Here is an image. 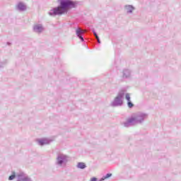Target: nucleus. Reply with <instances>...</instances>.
I'll return each mask as SVG.
<instances>
[{"mask_svg":"<svg viewBox=\"0 0 181 181\" xmlns=\"http://www.w3.org/2000/svg\"><path fill=\"white\" fill-rule=\"evenodd\" d=\"M60 6L54 9V15H63L66 13L70 8L74 6V3L70 0H59Z\"/></svg>","mask_w":181,"mask_h":181,"instance_id":"1","label":"nucleus"},{"mask_svg":"<svg viewBox=\"0 0 181 181\" xmlns=\"http://www.w3.org/2000/svg\"><path fill=\"white\" fill-rule=\"evenodd\" d=\"M34 30H35V32H37L38 33H40V32H42V30H43V28L40 25H35L34 26Z\"/></svg>","mask_w":181,"mask_h":181,"instance_id":"2","label":"nucleus"},{"mask_svg":"<svg viewBox=\"0 0 181 181\" xmlns=\"http://www.w3.org/2000/svg\"><path fill=\"white\" fill-rule=\"evenodd\" d=\"M84 32H86L85 30H81V28H78L76 30V33L77 35V36H80V35H83V33H84Z\"/></svg>","mask_w":181,"mask_h":181,"instance_id":"3","label":"nucleus"},{"mask_svg":"<svg viewBox=\"0 0 181 181\" xmlns=\"http://www.w3.org/2000/svg\"><path fill=\"white\" fill-rule=\"evenodd\" d=\"M18 8L20 9V11H25L26 9V7L22 3L18 4Z\"/></svg>","mask_w":181,"mask_h":181,"instance_id":"4","label":"nucleus"},{"mask_svg":"<svg viewBox=\"0 0 181 181\" xmlns=\"http://www.w3.org/2000/svg\"><path fill=\"white\" fill-rule=\"evenodd\" d=\"M77 166L79 169H85L86 164L84 163H78Z\"/></svg>","mask_w":181,"mask_h":181,"instance_id":"5","label":"nucleus"},{"mask_svg":"<svg viewBox=\"0 0 181 181\" xmlns=\"http://www.w3.org/2000/svg\"><path fill=\"white\" fill-rule=\"evenodd\" d=\"M111 176H112V174L111 173L107 174L106 176L102 178V180H105V179H108V177H111Z\"/></svg>","mask_w":181,"mask_h":181,"instance_id":"6","label":"nucleus"},{"mask_svg":"<svg viewBox=\"0 0 181 181\" xmlns=\"http://www.w3.org/2000/svg\"><path fill=\"white\" fill-rule=\"evenodd\" d=\"M15 177H16L15 173H13V175H11V176H9L8 180H13V179H15Z\"/></svg>","mask_w":181,"mask_h":181,"instance_id":"7","label":"nucleus"},{"mask_svg":"<svg viewBox=\"0 0 181 181\" xmlns=\"http://www.w3.org/2000/svg\"><path fill=\"white\" fill-rule=\"evenodd\" d=\"M127 105H128L129 108H132V107H134V104L131 102V100L128 101Z\"/></svg>","mask_w":181,"mask_h":181,"instance_id":"8","label":"nucleus"},{"mask_svg":"<svg viewBox=\"0 0 181 181\" xmlns=\"http://www.w3.org/2000/svg\"><path fill=\"white\" fill-rule=\"evenodd\" d=\"M40 145L43 146L45 144H47V141L46 140H40L39 141Z\"/></svg>","mask_w":181,"mask_h":181,"instance_id":"9","label":"nucleus"},{"mask_svg":"<svg viewBox=\"0 0 181 181\" xmlns=\"http://www.w3.org/2000/svg\"><path fill=\"white\" fill-rule=\"evenodd\" d=\"M122 98V96L119 95V96H117L115 99V103H118V101H121V99Z\"/></svg>","mask_w":181,"mask_h":181,"instance_id":"10","label":"nucleus"},{"mask_svg":"<svg viewBox=\"0 0 181 181\" xmlns=\"http://www.w3.org/2000/svg\"><path fill=\"white\" fill-rule=\"evenodd\" d=\"M126 100L127 101H131V96L129 95V93L126 94Z\"/></svg>","mask_w":181,"mask_h":181,"instance_id":"11","label":"nucleus"},{"mask_svg":"<svg viewBox=\"0 0 181 181\" xmlns=\"http://www.w3.org/2000/svg\"><path fill=\"white\" fill-rule=\"evenodd\" d=\"M58 163L59 165H62L63 163V160L60 159V157L58 158Z\"/></svg>","mask_w":181,"mask_h":181,"instance_id":"12","label":"nucleus"},{"mask_svg":"<svg viewBox=\"0 0 181 181\" xmlns=\"http://www.w3.org/2000/svg\"><path fill=\"white\" fill-rule=\"evenodd\" d=\"M133 121H135V118L132 117L131 119H129L128 120V122H129V123H131V122H133Z\"/></svg>","mask_w":181,"mask_h":181,"instance_id":"13","label":"nucleus"},{"mask_svg":"<svg viewBox=\"0 0 181 181\" xmlns=\"http://www.w3.org/2000/svg\"><path fill=\"white\" fill-rule=\"evenodd\" d=\"M78 37H79V39H81V40L82 42H84V38H83V37L81 36V35H78Z\"/></svg>","mask_w":181,"mask_h":181,"instance_id":"14","label":"nucleus"},{"mask_svg":"<svg viewBox=\"0 0 181 181\" xmlns=\"http://www.w3.org/2000/svg\"><path fill=\"white\" fill-rule=\"evenodd\" d=\"M90 181H97V178L93 177V178H92V179L90 180Z\"/></svg>","mask_w":181,"mask_h":181,"instance_id":"15","label":"nucleus"},{"mask_svg":"<svg viewBox=\"0 0 181 181\" xmlns=\"http://www.w3.org/2000/svg\"><path fill=\"white\" fill-rule=\"evenodd\" d=\"M94 35H95L96 39H98V35H97V33H94Z\"/></svg>","mask_w":181,"mask_h":181,"instance_id":"16","label":"nucleus"},{"mask_svg":"<svg viewBox=\"0 0 181 181\" xmlns=\"http://www.w3.org/2000/svg\"><path fill=\"white\" fill-rule=\"evenodd\" d=\"M97 40H98V43H101V42L100 41V38L99 37H98Z\"/></svg>","mask_w":181,"mask_h":181,"instance_id":"17","label":"nucleus"},{"mask_svg":"<svg viewBox=\"0 0 181 181\" xmlns=\"http://www.w3.org/2000/svg\"><path fill=\"white\" fill-rule=\"evenodd\" d=\"M128 8H130V9H134L131 6H129Z\"/></svg>","mask_w":181,"mask_h":181,"instance_id":"18","label":"nucleus"}]
</instances>
